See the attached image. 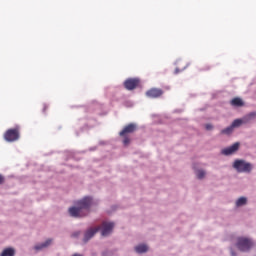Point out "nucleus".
Instances as JSON below:
<instances>
[{
	"instance_id": "f257e3e1",
	"label": "nucleus",
	"mask_w": 256,
	"mask_h": 256,
	"mask_svg": "<svg viewBox=\"0 0 256 256\" xmlns=\"http://www.w3.org/2000/svg\"><path fill=\"white\" fill-rule=\"evenodd\" d=\"M91 203H93L91 197H84L82 200L77 201L75 206L68 209L70 217H75L76 219L79 217H87Z\"/></svg>"
},
{
	"instance_id": "f03ea898",
	"label": "nucleus",
	"mask_w": 256,
	"mask_h": 256,
	"mask_svg": "<svg viewBox=\"0 0 256 256\" xmlns=\"http://www.w3.org/2000/svg\"><path fill=\"white\" fill-rule=\"evenodd\" d=\"M114 227H115V223L113 222H103L101 226L90 228L85 233L84 242L87 243L89 239H92L95 236V233L100 231V229H101L102 237H107V235H111Z\"/></svg>"
},
{
	"instance_id": "7ed1b4c3",
	"label": "nucleus",
	"mask_w": 256,
	"mask_h": 256,
	"mask_svg": "<svg viewBox=\"0 0 256 256\" xmlns=\"http://www.w3.org/2000/svg\"><path fill=\"white\" fill-rule=\"evenodd\" d=\"M233 168L236 169L238 173H251V171H253V164L245 160H236L233 163Z\"/></svg>"
},
{
	"instance_id": "20e7f679",
	"label": "nucleus",
	"mask_w": 256,
	"mask_h": 256,
	"mask_svg": "<svg viewBox=\"0 0 256 256\" xmlns=\"http://www.w3.org/2000/svg\"><path fill=\"white\" fill-rule=\"evenodd\" d=\"M236 247L239 251H249L253 247V241L249 238L239 237L237 238Z\"/></svg>"
},
{
	"instance_id": "39448f33",
	"label": "nucleus",
	"mask_w": 256,
	"mask_h": 256,
	"mask_svg": "<svg viewBox=\"0 0 256 256\" xmlns=\"http://www.w3.org/2000/svg\"><path fill=\"white\" fill-rule=\"evenodd\" d=\"M4 139L9 143H13V141H18L19 128L8 129L4 134Z\"/></svg>"
},
{
	"instance_id": "423d86ee",
	"label": "nucleus",
	"mask_w": 256,
	"mask_h": 256,
	"mask_svg": "<svg viewBox=\"0 0 256 256\" xmlns=\"http://www.w3.org/2000/svg\"><path fill=\"white\" fill-rule=\"evenodd\" d=\"M124 87L127 89V91H133V89H137V87H139V79L129 78L125 80Z\"/></svg>"
},
{
	"instance_id": "0eeeda50",
	"label": "nucleus",
	"mask_w": 256,
	"mask_h": 256,
	"mask_svg": "<svg viewBox=\"0 0 256 256\" xmlns=\"http://www.w3.org/2000/svg\"><path fill=\"white\" fill-rule=\"evenodd\" d=\"M163 93L161 88H151L146 92V97L149 99H159V97H162Z\"/></svg>"
},
{
	"instance_id": "6e6552de",
	"label": "nucleus",
	"mask_w": 256,
	"mask_h": 256,
	"mask_svg": "<svg viewBox=\"0 0 256 256\" xmlns=\"http://www.w3.org/2000/svg\"><path fill=\"white\" fill-rule=\"evenodd\" d=\"M137 130V125L130 123L126 125L123 130L119 133L120 137H125V135H129V133H135Z\"/></svg>"
},
{
	"instance_id": "1a4fd4ad",
	"label": "nucleus",
	"mask_w": 256,
	"mask_h": 256,
	"mask_svg": "<svg viewBox=\"0 0 256 256\" xmlns=\"http://www.w3.org/2000/svg\"><path fill=\"white\" fill-rule=\"evenodd\" d=\"M239 151V142L234 143L232 146L222 150V155H233V153Z\"/></svg>"
},
{
	"instance_id": "9d476101",
	"label": "nucleus",
	"mask_w": 256,
	"mask_h": 256,
	"mask_svg": "<svg viewBox=\"0 0 256 256\" xmlns=\"http://www.w3.org/2000/svg\"><path fill=\"white\" fill-rule=\"evenodd\" d=\"M230 105L232 107H244L245 102L243 101V99H241L239 97H235L230 101Z\"/></svg>"
},
{
	"instance_id": "9b49d317",
	"label": "nucleus",
	"mask_w": 256,
	"mask_h": 256,
	"mask_svg": "<svg viewBox=\"0 0 256 256\" xmlns=\"http://www.w3.org/2000/svg\"><path fill=\"white\" fill-rule=\"evenodd\" d=\"M51 243H53V240L52 239H48L44 243L36 245L34 247V249L36 251H41V249H45L46 247H49V245H51Z\"/></svg>"
},
{
	"instance_id": "f8f14e48",
	"label": "nucleus",
	"mask_w": 256,
	"mask_h": 256,
	"mask_svg": "<svg viewBox=\"0 0 256 256\" xmlns=\"http://www.w3.org/2000/svg\"><path fill=\"white\" fill-rule=\"evenodd\" d=\"M148 250H149V247H147V245L145 244H140L135 247L136 253H147Z\"/></svg>"
},
{
	"instance_id": "ddd939ff",
	"label": "nucleus",
	"mask_w": 256,
	"mask_h": 256,
	"mask_svg": "<svg viewBox=\"0 0 256 256\" xmlns=\"http://www.w3.org/2000/svg\"><path fill=\"white\" fill-rule=\"evenodd\" d=\"M1 256H15V249H13V248H6L1 253Z\"/></svg>"
},
{
	"instance_id": "4468645a",
	"label": "nucleus",
	"mask_w": 256,
	"mask_h": 256,
	"mask_svg": "<svg viewBox=\"0 0 256 256\" xmlns=\"http://www.w3.org/2000/svg\"><path fill=\"white\" fill-rule=\"evenodd\" d=\"M243 205H247V198H245V197H240V198L236 201V207H243Z\"/></svg>"
},
{
	"instance_id": "2eb2a0df",
	"label": "nucleus",
	"mask_w": 256,
	"mask_h": 256,
	"mask_svg": "<svg viewBox=\"0 0 256 256\" xmlns=\"http://www.w3.org/2000/svg\"><path fill=\"white\" fill-rule=\"evenodd\" d=\"M233 126H229L223 130H221V135H231L233 133Z\"/></svg>"
},
{
	"instance_id": "dca6fc26",
	"label": "nucleus",
	"mask_w": 256,
	"mask_h": 256,
	"mask_svg": "<svg viewBox=\"0 0 256 256\" xmlns=\"http://www.w3.org/2000/svg\"><path fill=\"white\" fill-rule=\"evenodd\" d=\"M241 125H243V120L242 119H236L231 124L233 129H235V127H241Z\"/></svg>"
},
{
	"instance_id": "f3484780",
	"label": "nucleus",
	"mask_w": 256,
	"mask_h": 256,
	"mask_svg": "<svg viewBox=\"0 0 256 256\" xmlns=\"http://www.w3.org/2000/svg\"><path fill=\"white\" fill-rule=\"evenodd\" d=\"M254 117H256V113L251 112L250 114H248L244 117V121H251V119H254Z\"/></svg>"
},
{
	"instance_id": "a211bd4d",
	"label": "nucleus",
	"mask_w": 256,
	"mask_h": 256,
	"mask_svg": "<svg viewBox=\"0 0 256 256\" xmlns=\"http://www.w3.org/2000/svg\"><path fill=\"white\" fill-rule=\"evenodd\" d=\"M196 177L198 179H203L205 177V172L203 170L196 171Z\"/></svg>"
},
{
	"instance_id": "6ab92c4d",
	"label": "nucleus",
	"mask_w": 256,
	"mask_h": 256,
	"mask_svg": "<svg viewBox=\"0 0 256 256\" xmlns=\"http://www.w3.org/2000/svg\"><path fill=\"white\" fill-rule=\"evenodd\" d=\"M122 137H124V139H123L124 145H129V143H131V140L129 139V136L125 135V136H122Z\"/></svg>"
},
{
	"instance_id": "aec40b11",
	"label": "nucleus",
	"mask_w": 256,
	"mask_h": 256,
	"mask_svg": "<svg viewBox=\"0 0 256 256\" xmlns=\"http://www.w3.org/2000/svg\"><path fill=\"white\" fill-rule=\"evenodd\" d=\"M5 183V177L0 174V185H3Z\"/></svg>"
},
{
	"instance_id": "412c9836",
	"label": "nucleus",
	"mask_w": 256,
	"mask_h": 256,
	"mask_svg": "<svg viewBox=\"0 0 256 256\" xmlns=\"http://www.w3.org/2000/svg\"><path fill=\"white\" fill-rule=\"evenodd\" d=\"M206 129H207V131H211V129H213V125H211V124H206Z\"/></svg>"
},
{
	"instance_id": "4be33fe9",
	"label": "nucleus",
	"mask_w": 256,
	"mask_h": 256,
	"mask_svg": "<svg viewBox=\"0 0 256 256\" xmlns=\"http://www.w3.org/2000/svg\"><path fill=\"white\" fill-rule=\"evenodd\" d=\"M43 111H47V105H44Z\"/></svg>"
},
{
	"instance_id": "5701e85b",
	"label": "nucleus",
	"mask_w": 256,
	"mask_h": 256,
	"mask_svg": "<svg viewBox=\"0 0 256 256\" xmlns=\"http://www.w3.org/2000/svg\"><path fill=\"white\" fill-rule=\"evenodd\" d=\"M77 235H79V233H74L72 237H77Z\"/></svg>"
},
{
	"instance_id": "b1692460",
	"label": "nucleus",
	"mask_w": 256,
	"mask_h": 256,
	"mask_svg": "<svg viewBox=\"0 0 256 256\" xmlns=\"http://www.w3.org/2000/svg\"><path fill=\"white\" fill-rule=\"evenodd\" d=\"M175 73H176V74L179 73V70H178L177 68L175 69Z\"/></svg>"
},
{
	"instance_id": "393cba45",
	"label": "nucleus",
	"mask_w": 256,
	"mask_h": 256,
	"mask_svg": "<svg viewBox=\"0 0 256 256\" xmlns=\"http://www.w3.org/2000/svg\"><path fill=\"white\" fill-rule=\"evenodd\" d=\"M231 255H232V256H235V252L231 251Z\"/></svg>"
},
{
	"instance_id": "a878e982",
	"label": "nucleus",
	"mask_w": 256,
	"mask_h": 256,
	"mask_svg": "<svg viewBox=\"0 0 256 256\" xmlns=\"http://www.w3.org/2000/svg\"><path fill=\"white\" fill-rule=\"evenodd\" d=\"M103 256H106V254H103Z\"/></svg>"
}]
</instances>
